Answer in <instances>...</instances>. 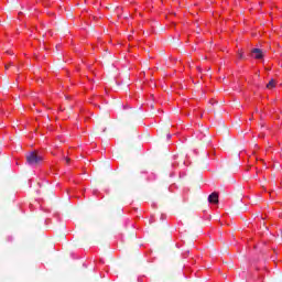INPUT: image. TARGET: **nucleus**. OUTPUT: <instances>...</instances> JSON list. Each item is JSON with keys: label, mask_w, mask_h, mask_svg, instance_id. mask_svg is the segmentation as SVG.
Here are the masks:
<instances>
[{"label": "nucleus", "mask_w": 282, "mask_h": 282, "mask_svg": "<svg viewBox=\"0 0 282 282\" xmlns=\"http://www.w3.org/2000/svg\"><path fill=\"white\" fill-rule=\"evenodd\" d=\"M43 160V155L36 153V152H31L28 156H26V162L28 164H30L31 166H34L36 164H41V161Z\"/></svg>", "instance_id": "f257e3e1"}, {"label": "nucleus", "mask_w": 282, "mask_h": 282, "mask_svg": "<svg viewBox=\"0 0 282 282\" xmlns=\"http://www.w3.org/2000/svg\"><path fill=\"white\" fill-rule=\"evenodd\" d=\"M208 202L209 204H218L219 202V195L217 193H212L209 196H208Z\"/></svg>", "instance_id": "f03ea898"}, {"label": "nucleus", "mask_w": 282, "mask_h": 282, "mask_svg": "<svg viewBox=\"0 0 282 282\" xmlns=\"http://www.w3.org/2000/svg\"><path fill=\"white\" fill-rule=\"evenodd\" d=\"M251 55L253 58H263V53L259 48H253Z\"/></svg>", "instance_id": "7ed1b4c3"}, {"label": "nucleus", "mask_w": 282, "mask_h": 282, "mask_svg": "<svg viewBox=\"0 0 282 282\" xmlns=\"http://www.w3.org/2000/svg\"><path fill=\"white\" fill-rule=\"evenodd\" d=\"M274 87H276V82L274 79H271L268 84H267V89H274Z\"/></svg>", "instance_id": "20e7f679"}, {"label": "nucleus", "mask_w": 282, "mask_h": 282, "mask_svg": "<svg viewBox=\"0 0 282 282\" xmlns=\"http://www.w3.org/2000/svg\"><path fill=\"white\" fill-rule=\"evenodd\" d=\"M10 68V66H6V69H9Z\"/></svg>", "instance_id": "6e6552de"}, {"label": "nucleus", "mask_w": 282, "mask_h": 282, "mask_svg": "<svg viewBox=\"0 0 282 282\" xmlns=\"http://www.w3.org/2000/svg\"><path fill=\"white\" fill-rule=\"evenodd\" d=\"M238 56H239V58H243V54H241V53H239Z\"/></svg>", "instance_id": "39448f33"}, {"label": "nucleus", "mask_w": 282, "mask_h": 282, "mask_svg": "<svg viewBox=\"0 0 282 282\" xmlns=\"http://www.w3.org/2000/svg\"><path fill=\"white\" fill-rule=\"evenodd\" d=\"M167 140H171V133L167 134Z\"/></svg>", "instance_id": "423d86ee"}, {"label": "nucleus", "mask_w": 282, "mask_h": 282, "mask_svg": "<svg viewBox=\"0 0 282 282\" xmlns=\"http://www.w3.org/2000/svg\"><path fill=\"white\" fill-rule=\"evenodd\" d=\"M66 163L69 164V159H66Z\"/></svg>", "instance_id": "0eeeda50"}]
</instances>
